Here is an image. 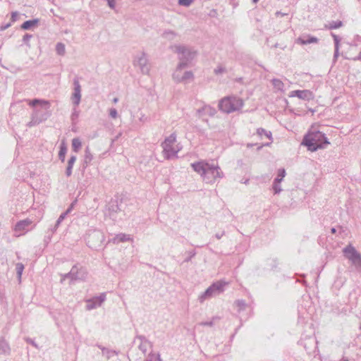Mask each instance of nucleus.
Here are the masks:
<instances>
[{"label":"nucleus","instance_id":"f257e3e1","mask_svg":"<svg viewBox=\"0 0 361 361\" xmlns=\"http://www.w3.org/2000/svg\"><path fill=\"white\" fill-rule=\"evenodd\" d=\"M193 170L207 178H221L222 171L218 165L200 161L191 164Z\"/></svg>","mask_w":361,"mask_h":361},{"label":"nucleus","instance_id":"f03ea898","mask_svg":"<svg viewBox=\"0 0 361 361\" xmlns=\"http://www.w3.org/2000/svg\"><path fill=\"white\" fill-rule=\"evenodd\" d=\"M307 147L308 149L314 152L319 148L324 147V145L329 144L324 134L321 132L309 133L302 142Z\"/></svg>","mask_w":361,"mask_h":361},{"label":"nucleus","instance_id":"7ed1b4c3","mask_svg":"<svg viewBox=\"0 0 361 361\" xmlns=\"http://www.w3.org/2000/svg\"><path fill=\"white\" fill-rule=\"evenodd\" d=\"M162 153L165 159H170L175 157L181 149L180 145L176 142V136L171 134L167 137L161 144Z\"/></svg>","mask_w":361,"mask_h":361},{"label":"nucleus","instance_id":"20e7f679","mask_svg":"<svg viewBox=\"0 0 361 361\" xmlns=\"http://www.w3.org/2000/svg\"><path fill=\"white\" fill-rule=\"evenodd\" d=\"M244 105L243 99L235 97L223 98L219 102V108L226 113H231L242 109Z\"/></svg>","mask_w":361,"mask_h":361},{"label":"nucleus","instance_id":"39448f33","mask_svg":"<svg viewBox=\"0 0 361 361\" xmlns=\"http://www.w3.org/2000/svg\"><path fill=\"white\" fill-rule=\"evenodd\" d=\"M227 283L226 282L219 281L213 283L199 297L201 302L212 298L214 295H219L224 290V286Z\"/></svg>","mask_w":361,"mask_h":361},{"label":"nucleus","instance_id":"423d86ee","mask_svg":"<svg viewBox=\"0 0 361 361\" xmlns=\"http://www.w3.org/2000/svg\"><path fill=\"white\" fill-rule=\"evenodd\" d=\"M253 141L255 142V145H258L259 147L269 145L271 140V134L264 129L259 128L257 132L252 135Z\"/></svg>","mask_w":361,"mask_h":361},{"label":"nucleus","instance_id":"0eeeda50","mask_svg":"<svg viewBox=\"0 0 361 361\" xmlns=\"http://www.w3.org/2000/svg\"><path fill=\"white\" fill-rule=\"evenodd\" d=\"M343 252L356 267L357 270L361 271V255L357 252L355 247L351 245H348L343 249Z\"/></svg>","mask_w":361,"mask_h":361},{"label":"nucleus","instance_id":"6e6552de","mask_svg":"<svg viewBox=\"0 0 361 361\" xmlns=\"http://www.w3.org/2000/svg\"><path fill=\"white\" fill-rule=\"evenodd\" d=\"M104 240V237L103 233L99 231H91L87 236V245L89 247L92 248H97L100 247L102 244V242Z\"/></svg>","mask_w":361,"mask_h":361},{"label":"nucleus","instance_id":"1a4fd4ad","mask_svg":"<svg viewBox=\"0 0 361 361\" xmlns=\"http://www.w3.org/2000/svg\"><path fill=\"white\" fill-rule=\"evenodd\" d=\"M106 207L109 211V216L111 217H114L115 214L124 211L123 199L118 198V197L115 199H111L106 205Z\"/></svg>","mask_w":361,"mask_h":361},{"label":"nucleus","instance_id":"9d476101","mask_svg":"<svg viewBox=\"0 0 361 361\" xmlns=\"http://www.w3.org/2000/svg\"><path fill=\"white\" fill-rule=\"evenodd\" d=\"M31 224L32 221L28 219L20 221L15 225L14 231L18 235H20L29 231Z\"/></svg>","mask_w":361,"mask_h":361},{"label":"nucleus","instance_id":"9b49d317","mask_svg":"<svg viewBox=\"0 0 361 361\" xmlns=\"http://www.w3.org/2000/svg\"><path fill=\"white\" fill-rule=\"evenodd\" d=\"M71 281L84 280L86 277V272L82 268L79 269L77 266H73L69 271Z\"/></svg>","mask_w":361,"mask_h":361},{"label":"nucleus","instance_id":"f8f14e48","mask_svg":"<svg viewBox=\"0 0 361 361\" xmlns=\"http://www.w3.org/2000/svg\"><path fill=\"white\" fill-rule=\"evenodd\" d=\"M290 97H297L304 100H310L313 99V93L310 90H295L290 93Z\"/></svg>","mask_w":361,"mask_h":361},{"label":"nucleus","instance_id":"ddd939ff","mask_svg":"<svg viewBox=\"0 0 361 361\" xmlns=\"http://www.w3.org/2000/svg\"><path fill=\"white\" fill-rule=\"evenodd\" d=\"M77 203V200H75L71 204V205L69 206V207L67 209V210L62 213L59 219H57V221H56V224H55V226H54V230H56L59 226V225L61 224V223L63 221V219L66 218V216L71 212V210L73 209L74 206L75 205V204Z\"/></svg>","mask_w":361,"mask_h":361},{"label":"nucleus","instance_id":"4468645a","mask_svg":"<svg viewBox=\"0 0 361 361\" xmlns=\"http://www.w3.org/2000/svg\"><path fill=\"white\" fill-rule=\"evenodd\" d=\"M27 104L30 106H35L36 105H39L41 107L44 108V109H47L50 106V104L49 101L43 100V99H32V100H27Z\"/></svg>","mask_w":361,"mask_h":361},{"label":"nucleus","instance_id":"2eb2a0df","mask_svg":"<svg viewBox=\"0 0 361 361\" xmlns=\"http://www.w3.org/2000/svg\"><path fill=\"white\" fill-rule=\"evenodd\" d=\"M11 348L9 344L6 341L5 338L2 337L0 339V354L1 355H9Z\"/></svg>","mask_w":361,"mask_h":361},{"label":"nucleus","instance_id":"dca6fc26","mask_svg":"<svg viewBox=\"0 0 361 361\" xmlns=\"http://www.w3.org/2000/svg\"><path fill=\"white\" fill-rule=\"evenodd\" d=\"M106 295L105 293H102L99 296L95 297V300L97 301V304L94 305H87V309L88 310L94 309L97 307H99L102 303L105 300Z\"/></svg>","mask_w":361,"mask_h":361},{"label":"nucleus","instance_id":"f3484780","mask_svg":"<svg viewBox=\"0 0 361 361\" xmlns=\"http://www.w3.org/2000/svg\"><path fill=\"white\" fill-rule=\"evenodd\" d=\"M137 339L140 341V344L139 345V349L142 351L144 353L147 352V347L149 345V341L146 339V338L143 336H137L136 337Z\"/></svg>","mask_w":361,"mask_h":361},{"label":"nucleus","instance_id":"a211bd4d","mask_svg":"<svg viewBox=\"0 0 361 361\" xmlns=\"http://www.w3.org/2000/svg\"><path fill=\"white\" fill-rule=\"evenodd\" d=\"M130 235H126L125 233H119L116 235L113 239L112 241L114 243H119L121 242H126L130 240Z\"/></svg>","mask_w":361,"mask_h":361},{"label":"nucleus","instance_id":"6ab92c4d","mask_svg":"<svg viewBox=\"0 0 361 361\" xmlns=\"http://www.w3.org/2000/svg\"><path fill=\"white\" fill-rule=\"evenodd\" d=\"M317 42V39L314 37H310L307 40H305L300 37H299L296 39V42L300 44H311V43H315Z\"/></svg>","mask_w":361,"mask_h":361},{"label":"nucleus","instance_id":"aec40b11","mask_svg":"<svg viewBox=\"0 0 361 361\" xmlns=\"http://www.w3.org/2000/svg\"><path fill=\"white\" fill-rule=\"evenodd\" d=\"M37 23L38 20H27L22 24L21 28L23 30H28L31 27L37 25Z\"/></svg>","mask_w":361,"mask_h":361},{"label":"nucleus","instance_id":"412c9836","mask_svg":"<svg viewBox=\"0 0 361 361\" xmlns=\"http://www.w3.org/2000/svg\"><path fill=\"white\" fill-rule=\"evenodd\" d=\"M81 146H82V143L79 138L75 137V138L73 139L72 148L74 152H78V150L80 149Z\"/></svg>","mask_w":361,"mask_h":361},{"label":"nucleus","instance_id":"4be33fe9","mask_svg":"<svg viewBox=\"0 0 361 361\" xmlns=\"http://www.w3.org/2000/svg\"><path fill=\"white\" fill-rule=\"evenodd\" d=\"M102 350L103 355H105L108 360L117 355V353L115 350H112L106 348H103Z\"/></svg>","mask_w":361,"mask_h":361},{"label":"nucleus","instance_id":"5701e85b","mask_svg":"<svg viewBox=\"0 0 361 361\" xmlns=\"http://www.w3.org/2000/svg\"><path fill=\"white\" fill-rule=\"evenodd\" d=\"M67 148L64 142H63L61 145L60 151L59 153V158L62 161H64L66 154Z\"/></svg>","mask_w":361,"mask_h":361},{"label":"nucleus","instance_id":"b1692460","mask_svg":"<svg viewBox=\"0 0 361 361\" xmlns=\"http://www.w3.org/2000/svg\"><path fill=\"white\" fill-rule=\"evenodd\" d=\"M16 269V273H17L18 277L19 279H20L23 269H24V265L22 263H17Z\"/></svg>","mask_w":361,"mask_h":361},{"label":"nucleus","instance_id":"393cba45","mask_svg":"<svg viewBox=\"0 0 361 361\" xmlns=\"http://www.w3.org/2000/svg\"><path fill=\"white\" fill-rule=\"evenodd\" d=\"M145 361H161V359L159 354L150 353Z\"/></svg>","mask_w":361,"mask_h":361},{"label":"nucleus","instance_id":"a878e982","mask_svg":"<svg viewBox=\"0 0 361 361\" xmlns=\"http://www.w3.org/2000/svg\"><path fill=\"white\" fill-rule=\"evenodd\" d=\"M76 160L75 157H71V159L68 161V164L67 167V173L68 175H70L71 173V169L73 168V166Z\"/></svg>","mask_w":361,"mask_h":361},{"label":"nucleus","instance_id":"bb28decb","mask_svg":"<svg viewBox=\"0 0 361 361\" xmlns=\"http://www.w3.org/2000/svg\"><path fill=\"white\" fill-rule=\"evenodd\" d=\"M81 94L80 92H74L72 97L73 102L75 105H78L80 101Z\"/></svg>","mask_w":361,"mask_h":361},{"label":"nucleus","instance_id":"cd10ccee","mask_svg":"<svg viewBox=\"0 0 361 361\" xmlns=\"http://www.w3.org/2000/svg\"><path fill=\"white\" fill-rule=\"evenodd\" d=\"M280 183L281 182H274L272 186L274 194H278L282 190Z\"/></svg>","mask_w":361,"mask_h":361},{"label":"nucleus","instance_id":"c85d7f7f","mask_svg":"<svg viewBox=\"0 0 361 361\" xmlns=\"http://www.w3.org/2000/svg\"><path fill=\"white\" fill-rule=\"evenodd\" d=\"M235 305L239 307V310H243L245 308L246 303L243 300H238L235 301Z\"/></svg>","mask_w":361,"mask_h":361},{"label":"nucleus","instance_id":"c756f323","mask_svg":"<svg viewBox=\"0 0 361 361\" xmlns=\"http://www.w3.org/2000/svg\"><path fill=\"white\" fill-rule=\"evenodd\" d=\"M56 51L59 54H63L65 52V46L63 44H58L56 45Z\"/></svg>","mask_w":361,"mask_h":361},{"label":"nucleus","instance_id":"7c9ffc66","mask_svg":"<svg viewBox=\"0 0 361 361\" xmlns=\"http://www.w3.org/2000/svg\"><path fill=\"white\" fill-rule=\"evenodd\" d=\"M285 170L284 169H280L279 170V175H278V178H276L275 180H281L284 177H285Z\"/></svg>","mask_w":361,"mask_h":361},{"label":"nucleus","instance_id":"2f4dec72","mask_svg":"<svg viewBox=\"0 0 361 361\" xmlns=\"http://www.w3.org/2000/svg\"><path fill=\"white\" fill-rule=\"evenodd\" d=\"M192 2V0H179V4L183 6H188Z\"/></svg>","mask_w":361,"mask_h":361},{"label":"nucleus","instance_id":"473e14b6","mask_svg":"<svg viewBox=\"0 0 361 361\" xmlns=\"http://www.w3.org/2000/svg\"><path fill=\"white\" fill-rule=\"evenodd\" d=\"M109 114L112 118H116L117 117V111L115 109H111L109 111Z\"/></svg>","mask_w":361,"mask_h":361},{"label":"nucleus","instance_id":"72a5a7b5","mask_svg":"<svg viewBox=\"0 0 361 361\" xmlns=\"http://www.w3.org/2000/svg\"><path fill=\"white\" fill-rule=\"evenodd\" d=\"M274 85L281 87L283 85V82L279 80H273Z\"/></svg>","mask_w":361,"mask_h":361},{"label":"nucleus","instance_id":"f704fd0d","mask_svg":"<svg viewBox=\"0 0 361 361\" xmlns=\"http://www.w3.org/2000/svg\"><path fill=\"white\" fill-rule=\"evenodd\" d=\"M25 341H27V343H30L32 345L35 346V348H38L36 343L32 338H26Z\"/></svg>","mask_w":361,"mask_h":361},{"label":"nucleus","instance_id":"c9c22d12","mask_svg":"<svg viewBox=\"0 0 361 361\" xmlns=\"http://www.w3.org/2000/svg\"><path fill=\"white\" fill-rule=\"evenodd\" d=\"M74 92H80V86L78 83V82H75V89Z\"/></svg>","mask_w":361,"mask_h":361},{"label":"nucleus","instance_id":"e433bc0d","mask_svg":"<svg viewBox=\"0 0 361 361\" xmlns=\"http://www.w3.org/2000/svg\"><path fill=\"white\" fill-rule=\"evenodd\" d=\"M224 235H225V231H221V232H220V233H216L215 234V237L216 238V239L219 240V239H221V238Z\"/></svg>","mask_w":361,"mask_h":361},{"label":"nucleus","instance_id":"4c0bfd02","mask_svg":"<svg viewBox=\"0 0 361 361\" xmlns=\"http://www.w3.org/2000/svg\"><path fill=\"white\" fill-rule=\"evenodd\" d=\"M202 326H212L213 325V322H203L200 324Z\"/></svg>","mask_w":361,"mask_h":361},{"label":"nucleus","instance_id":"58836bf2","mask_svg":"<svg viewBox=\"0 0 361 361\" xmlns=\"http://www.w3.org/2000/svg\"><path fill=\"white\" fill-rule=\"evenodd\" d=\"M18 16V13L17 12H13L11 14V20L13 22H15L17 19Z\"/></svg>","mask_w":361,"mask_h":361},{"label":"nucleus","instance_id":"ea45409f","mask_svg":"<svg viewBox=\"0 0 361 361\" xmlns=\"http://www.w3.org/2000/svg\"><path fill=\"white\" fill-rule=\"evenodd\" d=\"M68 274H69V272L67 274H65L64 275L62 276L61 282H63L66 279H71V276H69Z\"/></svg>","mask_w":361,"mask_h":361},{"label":"nucleus","instance_id":"a19ab883","mask_svg":"<svg viewBox=\"0 0 361 361\" xmlns=\"http://www.w3.org/2000/svg\"><path fill=\"white\" fill-rule=\"evenodd\" d=\"M94 304H97V301L95 300V298L91 299V300H89L87 301V305H94Z\"/></svg>","mask_w":361,"mask_h":361},{"label":"nucleus","instance_id":"79ce46f5","mask_svg":"<svg viewBox=\"0 0 361 361\" xmlns=\"http://www.w3.org/2000/svg\"><path fill=\"white\" fill-rule=\"evenodd\" d=\"M107 1H108V4H109V6L111 8H114L115 0H107Z\"/></svg>","mask_w":361,"mask_h":361},{"label":"nucleus","instance_id":"37998d69","mask_svg":"<svg viewBox=\"0 0 361 361\" xmlns=\"http://www.w3.org/2000/svg\"><path fill=\"white\" fill-rule=\"evenodd\" d=\"M195 252H193V253H192L190 257H187V258L185 259V262H188L191 259V258H192V257H194V256H195Z\"/></svg>","mask_w":361,"mask_h":361},{"label":"nucleus","instance_id":"c03bdc74","mask_svg":"<svg viewBox=\"0 0 361 361\" xmlns=\"http://www.w3.org/2000/svg\"><path fill=\"white\" fill-rule=\"evenodd\" d=\"M331 233L332 234H335L336 233V229L335 228H331Z\"/></svg>","mask_w":361,"mask_h":361},{"label":"nucleus","instance_id":"a18cd8bd","mask_svg":"<svg viewBox=\"0 0 361 361\" xmlns=\"http://www.w3.org/2000/svg\"><path fill=\"white\" fill-rule=\"evenodd\" d=\"M341 25V22H339L337 25H335V26H334L333 27H334V28H338V27H339Z\"/></svg>","mask_w":361,"mask_h":361},{"label":"nucleus","instance_id":"49530a36","mask_svg":"<svg viewBox=\"0 0 361 361\" xmlns=\"http://www.w3.org/2000/svg\"><path fill=\"white\" fill-rule=\"evenodd\" d=\"M114 103H116L117 102V99H114Z\"/></svg>","mask_w":361,"mask_h":361},{"label":"nucleus","instance_id":"de8ad7c7","mask_svg":"<svg viewBox=\"0 0 361 361\" xmlns=\"http://www.w3.org/2000/svg\"><path fill=\"white\" fill-rule=\"evenodd\" d=\"M259 0H253L255 3L257 2Z\"/></svg>","mask_w":361,"mask_h":361},{"label":"nucleus","instance_id":"09e8293b","mask_svg":"<svg viewBox=\"0 0 361 361\" xmlns=\"http://www.w3.org/2000/svg\"><path fill=\"white\" fill-rule=\"evenodd\" d=\"M360 329L361 330V323H360Z\"/></svg>","mask_w":361,"mask_h":361},{"label":"nucleus","instance_id":"8fccbe9b","mask_svg":"<svg viewBox=\"0 0 361 361\" xmlns=\"http://www.w3.org/2000/svg\"><path fill=\"white\" fill-rule=\"evenodd\" d=\"M343 361H348V360H343Z\"/></svg>","mask_w":361,"mask_h":361}]
</instances>
